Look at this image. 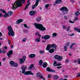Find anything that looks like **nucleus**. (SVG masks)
<instances>
[{
	"mask_svg": "<svg viewBox=\"0 0 80 80\" xmlns=\"http://www.w3.org/2000/svg\"><path fill=\"white\" fill-rule=\"evenodd\" d=\"M30 5V3H29L28 4H27L26 7L23 9V10H27V9L28 8V6H29Z\"/></svg>",
	"mask_w": 80,
	"mask_h": 80,
	"instance_id": "obj_23",
	"label": "nucleus"
},
{
	"mask_svg": "<svg viewBox=\"0 0 80 80\" xmlns=\"http://www.w3.org/2000/svg\"><path fill=\"white\" fill-rule=\"evenodd\" d=\"M5 60H6V58H3L2 59V61H5Z\"/></svg>",
	"mask_w": 80,
	"mask_h": 80,
	"instance_id": "obj_57",
	"label": "nucleus"
},
{
	"mask_svg": "<svg viewBox=\"0 0 80 80\" xmlns=\"http://www.w3.org/2000/svg\"><path fill=\"white\" fill-rule=\"evenodd\" d=\"M57 62L54 61V63H53V66H60L62 65V64L61 63H59V64L57 63Z\"/></svg>",
	"mask_w": 80,
	"mask_h": 80,
	"instance_id": "obj_14",
	"label": "nucleus"
},
{
	"mask_svg": "<svg viewBox=\"0 0 80 80\" xmlns=\"http://www.w3.org/2000/svg\"><path fill=\"white\" fill-rule=\"evenodd\" d=\"M61 68H62V66H60L59 67H57V68L58 69Z\"/></svg>",
	"mask_w": 80,
	"mask_h": 80,
	"instance_id": "obj_46",
	"label": "nucleus"
},
{
	"mask_svg": "<svg viewBox=\"0 0 80 80\" xmlns=\"http://www.w3.org/2000/svg\"><path fill=\"white\" fill-rule=\"evenodd\" d=\"M2 12H3V13H5V14H6V13H7V12H5V11L3 10V11H2Z\"/></svg>",
	"mask_w": 80,
	"mask_h": 80,
	"instance_id": "obj_50",
	"label": "nucleus"
},
{
	"mask_svg": "<svg viewBox=\"0 0 80 80\" xmlns=\"http://www.w3.org/2000/svg\"><path fill=\"white\" fill-rule=\"evenodd\" d=\"M38 5V1H36L35 4L33 5L32 7V10H34L35 8H36V7H37V5Z\"/></svg>",
	"mask_w": 80,
	"mask_h": 80,
	"instance_id": "obj_10",
	"label": "nucleus"
},
{
	"mask_svg": "<svg viewBox=\"0 0 80 80\" xmlns=\"http://www.w3.org/2000/svg\"><path fill=\"white\" fill-rule=\"evenodd\" d=\"M71 2H72V3H75V1H74L73 0H71Z\"/></svg>",
	"mask_w": 80,
	"mask_h": 80,
	"instance_id": "obj_59",
	"label": "nucleus"
},
{
	"mask_svg": "<svg viewBox=\"0 0 80 80\" xmlns=\"http://www.w3.org/2000/svg\"><path fill=\"white\" fill-rule=\"evenodd\" d=\"M78 64H80V59L78 60Z\"/></svg>",
	"mask_w": 80,
	"mask_h": 80,
	"instance_id": "obj_47",
	"label": "nucleus"
},
{
	"mask_svg": "<svg viewBox=\"0 0 80 80\" xmlns=\"http://www.w3.org/2000/svg\"><path fill=\"white\" fill-rule=\"evenodd\" d=\"M35 41L36 42H40V38H36Z\"/></svg>",
	"mask_w": 80,
	"mask_h": 80,
	"instance_id": "obj_27",
	"label": "nucleus"
},
{
	"mask_svg": "<svg viewBox=\"0 0 80 80\" xmlns=\"http://www.w3.org/2000/svg\"><path fill=\"white\" fill-rule=\"evenodd\" d=\"M80 72H79L78 73V75L76 76V77H80Z\"/></svg>",
	"mask_w": 80,
	"mask_h": 80,
	"instance_id": "obj_44",
	"label": "nucleus"
},
{
	"mask_svg": "<svg viewBox=\"0 0 80 80\" xmlns=\"http://www.w3.org/2000/svg\"><path fill=\"white\" fill-rule=\"evenodd\" d=\"M58 2L59 3H62V0H58Z\"/></svg>",
	"mask_w": 80,
	"mask_h": 80,
	"instance_id": "obj_48",
	"label": "nucleus"
},
{
	"mask_svg": "<svg viewBox=\"0 0 80 80\" xmlns=\"http://www.w3.org/2000/svg\"><path fill=\"white\" fill-rule=\"evenodd\" d=\"M14 47L13 46V45H12L11 46V48H13Z\"/></svg>",
	"mask_w": 80,
	"mask_h": 80,
	"instance_id": "obj_62",
	"label": "nucleus"
},
{
	"mask_svg": "<svg viewBox=\"0 0 80 80\" xmlns=\"http://www.w3.org/2000/svg\"><path fill=\"white\" fill-rule=\"evenodd\" d=\"M39 78L41 79L43 78V80H45V78L43 76H40Z\"/></svg>",
	"mask_w": 80,
	"mask_h": 80,
	"instance_id": "obj_33",
	"label": "nucleus"
},
{
	"mask_svg": "<svg viewBox=\"0 0 80 80\" xmlns=\"http://www.w3.org/2000/svg\"><path fill=\"white\" fill-rule=\"evenodd\" d=\"M69 22L70 23H73L75 22H73V21H72V20H69Z\"/></svg>",
	"mask_w": 80,
	"mask_h": 80,
	"instance_id": "obj_39",
	"label": "nucleus"
},
{
	"mask_svg": "<svg viewBox=\"0 0 80 80\" xmlns=\"http://www.w3.org/2000/svg\"><path fill=\"white\" fill-rule=\"evenodd\" d=\"M55 3H58V0H57L56 1H55Z\"/></svg>",
	"mask_w": 80,
	"mask_h": 80,
	"instance_id": "obj_56",
	"label": "nucleus"
},
{
	"mask_svg": "<svg viewBox=\"0 0 80 80\" xmlns=\"http://www.w3.org/2000/svg\"><path fill=\"white\" fill-rule=\"evenodd\" d=\"M3 17H4V18H6V17H7V15L5 14L3 16Z\"/></svg>",
	"mask_w": 80,
	"mask_h": 80,
	"instance_id": "obj_54",
	"label": "nucleus"
},
{
	"mask_svg": "<svg viewBox=\"0 0 80 80\" xmlns=\"http://www.w3.org/2000/svg\"><path fill=\"white\" fill-rule=\"evenodd\" d=\"M49 6H50V4H46L45 6V8L46 9H47L48 8V7H49Z\"/></svg>",
	"mask_w": 80,
	"mask_h": 80,
	"instance_id": "obj_28",
	"label": "nucleus"
},
{
	"mask_svg": "<svg viewBox=\"0 0 80 80\" xmlns=\"http://www.w3.org/2000/svg\"><path fill=\"white\" fill-rule=\"evenodd\" d=\"M33 25L36 28L39 29V30H41V31H45V30H46V28H45L42 24L34 23H33Z\"/></svg>",
	"mask_w": 80,
	"mask_h": 80,
	"instance_id": "obj_3",
	"label": "nucleus"
},
{
	"mask_svg": "<svg viewBox=\"0 0 80 80\" xmlns=\"http://www.w3.org/2000/svg\"><path fill=\"white\" fill-rule=\"evenodd\" d=\"M64 18L65 20H67V17L64 16Z\"/></svg>",
	"mask_w": 80,
	"mask_h": 80,
	"instance_id": "obj_45",
	"label": "nucleus"
},
{
	"mask_svg": "<svg viewBox=\"0 0 80 80\" xmlns=\"http://www.w3.org/2000/svg\"><path fill=\"white\" fill-rule=\"evenodd\" d=\"M25 59H26V56H23L22 58L20 59V61L19 62L20 63V64L23 63V62H25Z\"/></svg>",
	"mask_w": 80,
	"mask_h": 80,
	"instance_id": "obj_8",
	"label": "nucleus"
},
{
	"mask_svg": "<svg viewBox=\"0 0 80 80\" xmlns=\"http://www.w3.org/2000/svg\"><path fill=\"white\" fill-rule=\"evenodd\" d=\"M8 29L9 31V32H8V35L9 36L11 37V35L12 37H14V35H15V32H14L13 30L12 29V26H8Z\"/></svg>",
	"mask_w": 80,
	"mask_h": 80,
	"instance_id": "obj_4",
	"label": "nucleus"
},
{
	"mask_svg": "<svg viewBox=\"0 0 80 80\" xmlns=\"http://www.w3.org/2000/svg\"><path fill=\"white\" fill-rule=\"evenodd\" d=\"M70 44V42H68L65 45V46L66 47H68V46Z\"/></svg>",
	"mask_w": 80,
	"mask_h": 80,
	"instance_id": "obj_38",
	"label": "nucleus"
},
{
	"mask_svg": "<svg viewBox=\"0 0 80 80\" xmlns=\"http://www.w3.org/2000/svg\"><path fill=\"white\" fill-rule=\"evenodd\" d=\"M60 10L62 12V13H63L64 15H65V14H68V12L69 11V10L65 7H62L60 9Z\"/></svg>",
	"mask_w": 80,
	"mask_h": 80,
	"instance_id": "obj_5",
	"label": "nucleus"
},
{
	"mask_svg": "<svg viewBox=\"0 0 80 80\" xmlns=\"http://www.w3.org/2000/svg\"><path fill=\"white\" fill-rule=\"evenodd\" d=\"M62 28L63 29H64V30H65V29L67 28H66L65 26H63L62 27Z\"/></svg>",
	"mask_w": 80,
	"mask_h": 80,
	"instance_id": "obj_52",
	"label": "nucleus"
},
{
	"mask_svg": "<svg viewBox=\"0 0 80 80\" xmlns=\"http://www.w3.org/2000/svg\"><path fill=\"white\" fill-rule=\"evenodd\" d=\"M69 61V60H68V59H66V63H68V62Z\"/></svg>",
	"mask_w": 80,
	"mask_h": 80,
	"instance_id": "obj_53",
	"label": "nucleus"
},
{
	"mask_svg": "<svg viewBox=\"0 0 80 80\" xmlns=\"http://www.w3.org/2000/svg\"><path fill=\"white\" fill-rule=\"evenodd\" d=\"M29 57L30 58H34L35 57V54H31L29 55Z\"/></svg>",
	"mask_w": 80,
	"mask_h": 80,
	"instance_id": "obj_20",
	"label": "nucleus"
},
{
	"mask_svg": "<svg viewBox=\"0 0 80 80\" xmlns=\"http://www.w3.org/2000/svg\"><path fill=\"white\" fill-rule=\"evenodd\" d=\"M25 2V0H19L15 2L13 4H12V7L11 8L12 10H15L18 7H22V3Z\"/></svg>",
	"mask_w": 80,
	"mask_h": 80,
	"instance_id": "obj_1",
	"label": "nucleus"
},
{
	"mask_svg": "<svg viewBox=\"0 0 80 80\" xmlns=\"http://www.w3.org/2000/svg\"><path fill=\"white\" fill-rule=\"evenodd\" d=\"M3 10V9H0V12H2Z\"/></svg>",
	"mask_w": 80,
	"mask_h": 80,
	"instance_id": "obj_61",
	"label": "nucleus"
},
{
	"mask_svg": "<svg viewBox=\"0 0 80 80\" xmlns=\"http://www.w3.org/2000/svg\"><path fill=\"white\" fill-rule=\"evenodd\" d=\"M43 63V61L42 60V59L39 60V64L40 66H42V63Z\"/></svg>",
	"mask_w": 80,
	"mask_h": 80,
	"instance_id": "obj_24",
	"label": "nucleus"
},
{
	"mask_svg": "<svg viewBox=\"0 0 80 80\" xmlns=\"http://www.w3.org/2000/svg\"><path fill=\"white\" fill-rule=\"evenodd\" d=\"M13 53V51L11 50L9 51L7 53V55L8 57V58H10V55H12Z\"/></svg>",
	"mask_w": 80,
	"mask_h": 80,
	"instance_id": "obj_13",
	"label": "nucleus"
},
{
	"mask_svg": "<svg viewBox=\"0 0 80 80\" xmlns=\"http://www.w3.org/2000/svg\"><path fill=\"white\" fill-rule=\"evenodd\" d=\"M42 43H44V42H46V41H45V40L42 41Z\"/></svg>",
	"mask_w": 80,
	"mask_h": 80,
	"instance_id": "obj_63",
	"label": "nucleus"
},
{
	"mask_svg": "<svg viewBox=\"0 0 80 80\" xmlns=\"http://www.w3.org/2000/svg\"><path fill=\"white\" fill-rule=\"evenodd\" d=\"M23 21V20L22 19H18L16 21L17 24H19V23H21V22H22Z\"/></svg>",
	"mask_w": 80,
	"mask_h": 80,
	"instance_id": "obj_18",
	"label": "nucleus"
},
{
	"mask_svg": "<svg viewBox=\"0 0 80 80\" xmlns=\"http://www.w3.org/2000/svg\"><path fill=\"white\" fill-rule=\"evenodd\" d=\"M2 16H3V15H2V13H0V17H2Z\"/></svg>",
	"mask_w": 80,
	"mask_h": 80,
	"instance_id": "obj_58",
	"label": "nucleus"
},
{
	"mask_svg": "<svg viewBox=\"0 0 80 80\" xmlns=\"http://www.w3.org/2000/svg\"><path fill=\"white\" fill-rule=\"evenodd\" d=\"M39 53L41 54H43L44 53V51L43 50H40L39 51Z\"/></svg>",
	"mask_w": 80,
	"mask_h": 80,
	"instance_id": "obj_34",
	"label": "nucleus"
},
{
	"mask_svg": "<svg viewBox=\"0 0 80 80\" xmlns=\"http://www.w3.org/2000/svg\"><path fill=\"white\" fill-rule=\"evenodd\" d=\"M74 35L75 34L74 33H72L71 34H68V36H70V37H72V36H74Z\"/></svg>",
	"mask_w": 80,
	"mask_h": 80,
	"instance_id": "obj_35",
	"label": "nucleus"
},
{
	"mask_svg": "<svg viewBox=\"0 0 80 80\" xmlns=\"http://www.w3.org/2000/svg\"><path fill=\"white\" fill-rule=\"evenodd\" d=\"M8 44H9V45H10V44H11V41H10V40H8Z\"/></svg>",
	"mask_w": 80,
	"mask_h": 80,
	"instance_id": "obj_43",
	"label": "nucleus"
},
{
	"mask_svg": "<svg viewBox=\"0 0 80 80\" xmlns=\"http://www.w3.org/2000/svg\"><path fill=\"white\" fill-rule=\"evenodd\" d=\"M75 45V43H73L72 44L71 46H69V47H70V49H71L72 48V47H73V45Z\"/></svg>",
	"mask_w": 80,
	"mask_h": 80,
	"instance_id": "obj_32",
	"label": "nucleus"
},
{
	"mask_svg": "<svg viewBox=\"0 0 80 80\" xmlns=\"http://www.w3.org/2000/svg\"><path fill=\"white\" fill-rule=\"evenodd\" d=\"M80 14V12H79L78 11H77L75 13V14L76 15V16H78V15H79Z\"/></svg>",
	"mask_w": 80,
	"mask_h": 80,
	"instance_id": "obj_30",
	"label": "nucleus"
},
{
	"mask_svg": "<svg viewBox=\"0 0 80 80\" xmlns=\"http://www.w3.org/2000/svg\"><path fill=\"white\" fill-rule=\"evenodd\" d=\"M50 38V36L47 35L44 36H42V39H44V40H48Z\"/></svg>",
	"mask_w": 80,
	"mask_h": 80,
	"instance_id": "obj_9",
	"label": "nucleus"
},
{
	"mask_svg": "<svg viewBox=\"0 0 80 80\" xmlns=\"http://www.w3.org/2000/svg\"><path fill=\"white\" fill-rule=\"evenodd\" d=\"M51 47H52V46H51L50 45L48 44L47 45L46 49V50H49L50 49V48H51Z\"/></svg>",
	"mask_w": 80,
	"mask_h": 80,
	"instance_id": "obj_19",
	"label": "nucleus"
},
{
	"mask_svg": "<svg viewBox=\"0 0 80 80\" xmlns=\"http://www.w3.org/2000/svg\"><path fill=\"white\" fill-rule=\"evenodd\" d=\"M46 70L49 72H52V73H55V70L53 69H51L49 67H48L46 68Z\"/></svg>",
	"mask_w": 80,
	"mask_h": 80,
	"instance_id": "obj_11",
	"label": "nucleus"
},
{
	"mask_svg": "<svg viewBox=\"0 0 80 80\" xmlns=\"http://www.w3.org/2000/svg\"><path fill=\"white\" fill-rule=\"evenodd\" d=\"M23 25L24 27L25 28H30V27H27V24H24Z\"/></svg>",
	"mask_w": 80,
	"mask_h": 80,
	"instance_id": "obj_31",
	"label": "nucleus"
},
{
	"mask_svg": "<svg viewBox=\"0 0 80 80\" xmlns=\"http://www.w3.org/2000/svg\"><path fill=\"white\" fill-rule=\"evenodd\" d=\"M39 35V32H37V33L35 34V35Z\"/></svg>",
	"mask_w": 80,
	"mask_h": 80,
	"instance_id": "obj_49",
	"label": "nucleus"
},
{
	"mask_svg": "<svg viewBox=\"0 0 80 80\" xmlns=\"http://www.w3.org/2000/svg\"><path fill=\"white\" fill-rule=\"evenodd\" d=\"M47 65H48L47 63L46 62H44L43 63L42 67L43 68H46V67H47Z\"/></svg>",
	"mask_w": 80,
	"mask_h": 80,
	"instance_id": "obj_21",
	"label": "nucleus"
},
{
	"mask_svg": "<svg viewBox=\"0 0 80 80\" xmlns=\"http://www.w3.org/2000/svg\"><path fill=\"white\" fill-rule=\"evenodd\" d=\"M21 69L22 70V73H23L24 75H33V73L32 72L30 71H25V70L27 69V66H22Z\"/></svg>",
	"mask_w": 80,
	"mask_h": 80,
	"instance_id": "obj_2",
	"label": "nucleus"
},
{
	"mask_svg": "<svg viewBox=\"0 0 80 80\" xmlns=\"http://www.w3.org/2000/svg\"><path fill=\"white\" fill-rule=\"evenodd\" d=\"M52 77V75H50V74H48V78H50V77Z\"/></svg>",
	"mask_w": 80,
	"mask_h": 80,
	"instance_id": "obj_42",
	"label": "nucleus"
},
{
	"mask_svg": "<svg viewBox=\"0 0 80 80\" xmlns=\"http://www.w3.org/2000/svg\"><path fill=\"white\" fill-rule=\"evenodd\" d=\"M74 30H76V31H77V32H79L80 33V29H78L77 28H74Z\"/></svg>",
	"mask_w": 80,
	"mask_h": 80,
	"instance_id": "obj_25",
	"label": "nucleus"
},
{
	"mask_svg": "<svg viewBox=\"0 0 80 80\" xmlns=\"http://www.w3.org/2000/svg\"><path fill=\"white\" fill-rule=\"evenodd\" d=\"M53 77L54 79H57L58 78V76L57 75H54Z\"/></svg>",
	"mask_w": 80,
	"mask_h": 80,
	"instance_id": "obj_29",
	"label": "nucleus"
},
{
	"mask_svg": "<svg viewBox=\"0 0 80 80\" xmlns=\"http://www.w3.org/2000/svg\"><path fill=\"white\" fill-rule=\"evenodd\" d=\"M4 48H5V49H7V46H5L4 47Z\"/></svg>",
	"mask_w": 80,
	"mask_h": 80,
	"instance_id": "obj_64",
	"label": "nucleus"
},
{
	"mask_svg": "<svg viewBox=\"0 0 80 80\" xmlns=\"http://www.w3.org/2000/svg\"><path fill=\"white\" fill-rule=\"evenodd\" d=\"M9 63L10 65H11L12 66H13L14 67H18V63H15L12 61H10Z\"/></svg>",
	"mask_w": 80,
	"mask_h": 80,
	"instance_id": "obj_7",
	"label": "nucleus"
},
{
	"mask_svg": "<svg viewBox=\"0 0 80 80\" xmlns=\"http://www.w3.org/2000/svg\"><path fill=\"white\" fill-rule=\"evenodd\" d=\"M2 52L3 53H5V52H6V51H5V50H3Z\"/></svg>",
	"mask_w": 80,
	"mask_h": 80,
	"instance_id": "obj_51",
	"label": "nucleus"
},
{
	"mask_svg": "<svg viewBox=\"0 0 80 80\" xmlns=\"http://www.w3.org/2000/svg\"><path fill=\"white\" fill-rule=\"evenodd\" d=\"M53 37H56L57 36V33H54L52 34Z\"/></svg>",
	"mask_w": 80,
	"mask_h": 80,
	"instance_id": "obj_36",
	"label": "nucleus"
},
{
	"mask_svg": "<svg viewBox=\"0 0 80 80\" xmlns=\"http://www.w3.org/2000/svg\"><path fill=\"white\" fill-rule=\"evenodd\" d=\"M58 47V46L56 45V44H52L51 45V47L52 48H54L55 50H56L57 48Z\"/></svg>",
	"mask_w": 80,
	"mask_h": 80,
	"instance_id": "obj_17",
	"label": "nucleus"
},
{
	"mask_svg": "<svg viewBox=\"0 0 80 80\" xmlns=\"http://www.w3.org/2000/svg\"><path fill=\"white\" fill-rule=\"evenodd\" d=\"M77 62V60H75L74 61V63H76Z\"/></svg>",
	"mask_w": 80,
	"mask_h": 80,
	"instance_id": "obj_60",
	"label": "nucleus"
},
{
	"mask_svg": "<svg viewBox=\"0 0 80 80\" xmlns=\"http://www.w3.org/2000/svg\"><path fill=\"white\" fill-rule=\"evenodd\" d=\"M64 49L65 51H67V46H64Z\"/></svg>",
	"mask_w": 80,
	"mask_h": 80,
	"instance_id": "obj_37",
	"label": "nucleus"
},
{
	"mask_svg": "<svg viewBox=\"0 0 80 80\" xmlns=\"http://www.w3.org/2000/svg\"><path fill=\"white\" fill-rule=\"evenodd\" d=\"M13 14V12L12 11H9L8 12V13H6V14L7 17H8V16H10Z\"/></svg>",
	"mask_w": 80,
	"mask_h": 80,
	"instance_id": "obj_15",
	"label": "nucleus"
},
{
	"mask_svg": "<svg viewBox=\"0 0 80 80\" xmlns=\"http://www.w3.org/2000/svg\"><path fill=\"white\" fill-rule=\"evenodd\" d=\"M70 30V27H68L67 29V31H69Z\"/></svg>",
	"mask_w": 80,
	"mask_h": 80,
	"instance_id": "obj_40",
	"label": "nucleus"
},
{
	"mask_svg": "<svg viewBox=\"0 0 80 80\" xmlns=\"http://www.w3.org/2000/svg\"><path fill=\"white\" fill-rule=\"evenodd\" d=\"M54 58L55 59H57V60L58 61H62V59H63V57L59 56L58 55H56L54 56Z\"/></svg>",
	"mask_w": 80,
	"mask_h": 80,
	"instance_id": "obj_6",
	"label": "nucleus"
},
{
	"mask_svg": "<svg viewBox=\"0 0 80 80\" xmlns=\"http://www.w3.org/2000/svg\"><path fill=\"white\" fill-rule=\"evenodd\" d=\"M36 12H37V11H31L29 12V14L30 15H35L36 14Z\"/></svg>",
	"mask_w": 80,
	"mask_h": 80,
	"instance_id": "obj_12",
	"label": "nucleus"
},
{
	"mask_svg": "<svg viewBox=\"0 0 80 80\" xmlns=\"http://www.w3.org/2000/svg\"><path fill=\"white\" fill-rule=\"evenodd\" d=\"M54 51H55V49H52L49 50L48 51V52L51 53H53V52H54Z\"/></svg>",
	"mask_w": 80,
	"mask_h": 80,
	"instance_id": "obj_22",
	"label": "nucleus"
},
{
	"mask_svg": "<svg viewBox=\"0 0 80 80\" xmlns=\"http://www.w3.org/2000/svg\"><path fill=\"white\" fill-rule=\"evenodd\" d=\"M41 17H38L36 18V21L37 22H40L41 21Z\"/></svg>",
	"mask_w": 80,
	"mask_h": 80,
	"instance_id": "obj_16",
	"label": "nucleus"
},
{
	"mask_svg": "<svg viewBox=\"0 0 80 80\" xmlns=\"http://www.w3.org/2000/svg\"><path fill=\"white\" fill-rule=\"evenodd\" d=\"M75 20H78V18L77 17L75 18Z\"/></svg>",
	"mask_w": 80,
	"mask_h": 80,
	"instance_id": "obj_55",
	"label": "nucleus"
},
{
	"mask_svg": "<svg viewBox=\"0 0 80 80\" xmlns=\"http://www.w3.org/2000/svg\"><path fill=\"white\" fill-rule=\"evenodd\" d=\"M27 40V38H24L22 39V41L23 42H25Z\"/></svg>",
	"mask_w": 80,
	"mask_h": 80,
	"instance_id": "obj_41",
	"label": "nucleus"
},
{
	"mask_svg": "<svg viewBox=\"0 0 80 80\" xmlns=\"http://www.w3.org/2000/svg\"><path fill=\"white\" fill-rule=\"evenodd\" d=\"M33 67V64H31V65L29 67L28 69L30 70V69H32Z\"/></svg>",
	"mask_w": 80,
	"mask_h": 80,
	"instance_id": "obj_26",
	"label": "nucleus"
}]
</instances>
